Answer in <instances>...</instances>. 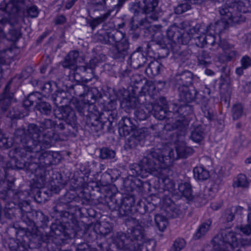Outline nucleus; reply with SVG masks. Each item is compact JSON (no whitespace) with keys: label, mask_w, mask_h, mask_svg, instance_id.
I'll list each match as a JSON object with an SVG mask.
<instances>
[{"label":"nucleus","mask_w":251,"mask_h":251,"mask_svg":"<svg viewBox=\"0 0 251 251\" xmlns=\"http://www.w3.org/2000/svg\"><path fill=\"white\" fill-rule=\"evenodd\" d=\"M95 39L103 44H108L114 46L119 43L124 38L123 33L118 30L108 32L104 30H100L95 35Z\"/></svg>","instance_id":"nucleus-8"},{"label":"nucleus","mask_w":251,"mask_h":251,"mask_svg":"<svg viewBox=\"0 0 251 251\" xmlns=\"http://www.w3.org/2000/svg\"><path fill=\"white\" fill-rule=\"evenodd\" d=\"M41 94L38 92H34L28 95L27 99L23 102V105L25 108H27L32 105L34 103H37L38 101L40 100Z\"/></svg>","instance_id":"nucleus-35"},{"label":"nucleus","mask_w":251,"mask_h":251,"mask_svg":"<svg viewBox=\"0 0 251 251\" xmlns=\"http://www.w3.org/2000/svg\"><path fill=\"white\" fill-rule=\"evenodd\" d=\"M25 167L32 173H37L38 170L42 169V166L39 164L37 158H34L32 160L25 162Z\"/></svg>","instance_id":"nucleus-37"},{"label":"nucleus","mask_w":251,"mask_h":251,"mask_svg":"<svg viewBox=\"0 0 251 251\" xmlns=\"http://www.w3.org/2000/svg\"><path fill=\"white\" fill-rule=\"evenodd\" d=\"M71 238L68 230L66 229L63 225L52 224L50 226L49 233L43 235L42 238L44 242L53 241L54 239H59L63 241Z\"/></svg>","instance_id":"nucleus-9"},{"label":"nucleus","mask_w":251,"mask_h":251,"mask_svg":"<svg viewBox=\"0 0 251 251\" xmlns=\"http://www.w3.org/2000/svg\"><path fill=\"white\" fill-rule=\"evenodd\" d=\"M202 110L204 116L209 120H211L213 118L214 113L212 109H209L206 106H204L202 108Z\"/></svg>","instance_id":"nucleus-61"},{"label":"nucleus","mask_w":251,"mask_h":251,"mask_svg":"<svg viewBox=\"0 0 251 251\" xmlns=\"http://www.w3.org/2000/svg\"><path fill=\"white\" fill-rule=\"evenodd\" d=\"M193 152V150L184 142L177 144L176 152L171 148L162 151L152 149L138 164L130 166V172L132 176L141 177H146L151 174L165 182L167 178L166 173L172 163V160L186 158Z\"/></svg>","instance_id":"nucleus-1"},{"label":"nucleus","mask_w":251,"mask_h":251,"mask_svg":"<svg viewBox=\"0 0 251 251\" xmlns=\"http://www.w3.org/2000/svg\"><path fill=\"white\" fill-rule=\"evenodd\" d=\"M126 106L130 108H137L141 104L139 101V100L135 97H129L128 99L126 100Z\"/></svg>","instance_id":"nucleus-49"},{"label":"nucleus","mask_w":251,"mask_h":251,"mask_svg":"<svg viewBox=\"0 0 251 251\" xmlns=\"http://www.w3.org/2000/svg\"><path fill=\"white\" fill-rule=\"evenodd\" d=\"M153 107L151 113L153 115L154 118L159 120H163L166 118V110L162 106L157 104L153 105Z\"/></svg>","instance_id":"nucleus-31"},{"label":"nucleus","mask_w":251,"mask_h":251,"mask_svg":"<svg viewBox=\"0 0 251 251\" xmlns=\"http://www.w3.org/2000/svg\"><path fill=\"white\" fill-rule=\"evenodd\" d=\"M205 35L206 45L209 47V49L213 51H217L221 47V41L223 40L219 39V42H216L215 36L213 34L211 31L207 32Z\"/></svg>","instance_id":"nucleus-24"},{"label":"nucleus","mask_w":251,"mask_h":251,"mask_svg":"<svg viewBox=\"0 0 251 251\" xmlns=\"http://www.w3.org/2000/svg\"><path fill=\"white\" fill-rule=\"evenodd\" d=\"M146 239V234L143 226L138 224L128 229L126 234L117 233L112 237V242L117 248L121 250H126V240H131L132 243L136 244L137 242H142Z\"/></svg>","instance_id":"nucleus-5"},{"label":"nucleus","mask_w":251,"mask_h":251,"mask_svg":"<svg viewBox=\"0 0 251 251\" xmlns=\"http://www.w3.org/2000/svg\"><path fill=\"white\" fill-rule=\"evenodd\" d=\"M192 73L187 71L176 75L175 79L177 85L179 86L178 87H188L192 84Z\"/></svg>","instance_id":"nucleus-20"},{"label":"nucleus","mask_w":251,"mask_h":251,"mask_svg":"<svg viewBox=\"0 0 251 251\" xmlns=\"http://www.w3.org/2000/svg\"><path fill=\"white\" fill-rule=\"evenodd\" d=\"M200 64L206 66L210 63V55L206 51L201 50L197 55Z\"/></svg>","instance_id":"nucleus-43"},{"label":"nucleus","mask_w":251,"mask_h":251,"mask_svg":"<svg viewBox=\"0 0 251 251\" xmlns=\"http://www.w3.org/2000/svg\"><path fill=\"white\" fill-rule=\"evenodd\" d=\"M53 153L51 151H45L39 156L37 160L42 168L47 167L53 163Z\"/></svg>","instance_id":"nucleus-26"},{"label":"nucleus","mask_w":251,"mask_h":251,"mask_svg":"<svg viewBox=\"0 0 251 251\" xmlns=\"http://www.w3.org/2000/svg\"><path fill=\"white\" fill-rule=\"evenodd\" d=\"M242 209V207L240 206L232 207L225 211L224 218L227 222H231L234 218L235 214L237 212H239V214H241Z\"/></svg>","instance_id":"nucleus-33"},{"label":"nucleus","mask_w":251,"mask_h":251,"mask_svg":"<svg viewBox=\"0 0 251 251\" xmlns=\"http://www.w3.org/2000/svg\"><path fill=\"white\" fill-rule=\"evenodd\" d=\"M113 10V9L109 10L103 15L92 20L90 22V25L92 28L94 29L97 25L107 20L111 15V13Z\"/></svg>","instance_id":"nucleus-34"},{"label":"nucleus","mask_w":251,"mask_h":251,"mask_svg":"<svg viewBox=\"0 0 251 251\" xmlns=\"http://www.w3.org/2000/svg\"><path fill=\"white\" fill-rule=\"evenodd\" d=\"M78 56L79 53L78 51H70L68 55L66 56L64 61L62 63V66L64 68L71 70L69 75L70 77L71 78L72 77L73 79L77 81H79L81 78L78 71H86V67H76V61Z\"/></svg>","instance_id":"nucleus-7"},{"label":"nucleus","mask_w":251,"mask_h":251,"mask_svg":"<svg viewBox=\"0 0 251 251\" xmlns=\"http://www.w3.org/2000/svg\"><path fill=\"white\" fill-rule=\"evenodd\" d=\"M141 222L145 226H149L151 225L152 220L149 215H145Z\"/></svg>","instance_id":"nucleus-63"},{"label":"nucleus","mask_w":251,"mask_h":251,"mask_svg":"<svg viewBox=\"0 0 251 251\" xmlns=\"http://www.w3.org/2000/svg\"><path fill=\"white\" fill-rule=\"evenodd\" d=\"M180 100L184 103L192 101L195 99L197 91L195 89H190L188 87H178Z\"/></svg>","instance_id":"nucleus-16"},{"label":"nucleus","mask_w":251,"mask_h":251,"mask_svg":"<svg viewBox=\"0 0 251 251\" xmlns=\"http://www.w3.org/2000/svg\"><path fill=\"white\" fill-rule=\"evenodd\" d=\"M204 27L205 25L201 24H197L195 25L192 26L190 25L187 22H182L181 24V28L185 29L188 32H190L192 37L195 33L198 32H203L205 31Z\"/></svg>","instance_id":"nucleus-25"},{"label":"nucleus","mask_w":251,"mask_h":251,"mask_svg":"<svg viewBox=\"0 0 251 251\" xmlns=\"http://www.w3.org/2000/svg\"><path fill=\"white\" fill-rule=\"evenodd\" d=\"M10 83L9 82L5 86L2 98L0 100V105L3 111L6 110L10 103L14 101L13 94L10 92Z\"/></svg>","instance_id":"nucleus-19"},{"label":"nucleus","mask_w":251,"mask_h":251,"mask_svg":"<svg viewBox=\"0 0 251 251\" xmlns=\"http://www.w3.org/2000/svg\"><path fill=\"white\" fill-rule=\"evenodd\" d=\"M249 224L245 226H241L240 227L237 226L236 228H239V230L244 234L246 235H250L251 234V223L248 221Z\"/></svg>","instance_id":"nucleus-55"},{"label":"nucleus","mask_w":251,"mask_h":251,"mask_svg":"<svg viewBox=\"0 0 251 251\" xmlns=\"http://www.w3.org/2000/svg\"><path fill=\"white\" fill-rule=\"evenodd\" d=\"M36 109L39 111L42 114L49 115L51 112V106L46 101H42L40 99V100L38 101L36 104Z\"/></svg>","instance_id":"nucleus-29"},{"label":"nucleus","mask_w":251,"mask_h":251,"mask_svg":"<svg viewBox=\"0 0 251 251\" xmlns=\"http://www.w3.org/2000/svg\"><path fill=\"white\" fill-rule=\"evenodd\" d=\"M116 156L114 150L107 147H103L100 150V157L102 159H111Z\"/></svg>","instance_id":"nucleus-40"},{"label":"nucleus","mask_w":251,"mask_h":251,"mask_svg":"<svg viewBox=\"0 0 251 251\" xmlns=\"http://www.w3.org/2000/svg\"><path fill=\"white\" fill-rule=\"evenodd\" d=\"M191 8V6L187 3L179 4L175 9V12L176 14H181Z\"/></svg>","instance_id":"nucleus-52"},{"label":"nucleus","mask_w":251,"mask_h":251,"mask_svg":"<svg viewBox=\"0 0 251 251\" xmlns=\"http://www.w3.org/2000/svg\"><path fill=\"white\" fill-rule=\"evenodd\" d=\"M132 134L140 142L145 138L147 135V131L144 128L135 129Z\"/></svg>","instance_id":"nucleus-51"},{"label":"nucleus","mask_w":251,"mask_h":251,"mask_svg":"<svg viewBox=\"0 0 251 251\" xmlns=\"http://www.w3.org/2000/svg\"><path fill=\"white\" fill-rule=\"evenodd\" d=\"M215 251H241L239 240L230 228L221 229L212 239Z\"/></svg>","instance_id":"nucleus-4"},{"label":"nucleus","mask_w":251,"mask_h":251,"mask_svg":"<svg viewBox=\"0 0 251 251\" xmlns=\"http://www.w3.org/2000/svg\"><path fill=\"white\" fill-rule=\"evenodd\" d=\"M193 108L192 106L187 103H184L183 105H181L177 108L176 111L182 115L183 116H186L193 112Z\"/></svg>","instance_id":"nucleus-47"},{"label":"nucleus","mask_w":251,"mask_h":251,"mask_svg":"<svg viewBox=\"0 0 251 251\" xmlns=\"http://www.w3.org/2000/svg\"><path fill=\"white\" fill-rule=\"evenodd\" d=\"M186 246V242L182 238L176 239L170 251H180Z\"/></svg>","instance_id":"nucleus-46"},{"label":"nucleus","mask_w":251,"mask_h":251,"mask_svg":"<svg viewBox=\"0 0 251 251\" xmlns=\"http://www.w3.org/2000/svg\"><path fill=\"white\" fill-rule=\"evenodd\" d=\"M196 199L198 202L200 203L201 204L203 205L207 202L208 199V197L206 194V192L204 191L203 192L201 193L198 195H197Z\"/></svg>","instance_id":"nucleus-54"},{"label":"nucleus","mask_w":251,"mask_h":251,"mask_svg":"<svg viewBox=\"0 0 251 251\" xmlns=\"http://www.w3.org/2000/svg\"><path fill=\"white\" fill-rule=\"evenodd\" d=\"M56 117L67 122H74L75 120V112L68 106H61L55 111Z\"/></svg>","instance_id":"nucleus-15"},{"label":"nucleus","mask_w":251,"mask_h":251,"mask_svg":"<svg viewBox=\"0 0 251 251\" xmlns=\"http://www.w3.org/2000/svg\"><path fill=\"white\" fill-rule=\"evenodd\" d=\"M195 44L199 47H203L206 45L205 35L203 34L197 37L195 39Z\"/></svg>","instance_id":"nucleus-57"},{"label":"nucleus","mask_w":251,"mask_h":251,"mask_svg":"<svg viewBox=\"0 0 251 251\" xmlns=\"http://www.w3.org/2000/svg\"><path fill=\"white\" fill-rule=\"evenodd\" d=\"M219 13L223 21H217L214 25L210 24L206 26V32L214 31V33H220L225 28V23L231 25L243 21L241 13L246 12L244 2L239 0L236 4L233 0H226L225 3L219 8Z\"/></svg>","instance_id":"nucleus-3"},{"label":"nucleus","mask_w":251,"mask_h":251,"mask_svg":"<svg viewBox=\"0 0 251 251\" xmlns=\"http://www.w3.org/2000/svg\"><path fill=\"white\" fill-rule=\"evenodd\" d=\"M8 22V14L6 11L0 9V24L4 25Z\"/></svg>","instance_id":"nucleus-60"},{"label":"nucleus","mask_w":251,"mask_h":251,"mask_svg":"<svg viewBox=\"0 0 251 251\" xmlns=\"http://www.w3.org/2000/svg\"><path fill=\"white\" fill-rule=\"evenodd\" d=\"M9 34L11 36V40L14 41L17 40L21 36V31L19 29H11L9 32Z\"/></svg>","instance_id":"nucleus-59"},{"label":"nucleus","mask_w":251,"mask_h":251,"mask_svg":"<svg viewBox=\"0 0 251 251\" xmlns=\"http://www.w3.org/2000/svg\"><path fill=\"white\" fill-rule=\"evenodd\" d=\"M154 221L156 226L160 231H164L168 225L167 219L160 214L155 215Z\"/></svg>","instance_id":"nucleus-41"},{"label":"nucleus","mask_w":251,"mask_h":251,"mask_svg":"<svg viewBox=\"0 0 251 251\" xmlns=\"http://www.w3.org/2000/svg\"><path fill=\"white\" fill-rule=\"evenodd\" d=\"M106 0H90L89 12H95L104 9Z\"/></svg>","instance_id":"nucleus-30"},{"label":"nucleus","mask_w":251,"mask_h":251,"mask_svg":"<svg viewBox=\"0 0 251 251\" xmlns=\"http://www.w3.org/2000/svg\"><path fill=\"white\" fill-rule=\"evenodd\" d=\"M144 5L142 7V10L146 14H150L153 12L158 3V0H144Z\"/></svg>","instance_id":"nucleus-32"},{"label":"nucleus","mask_w":251,"mask_h":251,"mask_svg":"<svg viewBox=\"0 0 251 251\" xmlns=\"http://www.w3.org/2000/svg\"><path fill=\"white\" fill-rule=\"evenodd\" d=\"M164 69L163 65L157 60L150 62L146 69V73L149 76H154L159 75Z\"/></svg>","instance_id":"nucleus-22"},{"label":"nucleus","mask_w":251,"mask_h":251,"mask_svg":"<svg viewBox=\"0 0 251 251\" xmlns=\"http://www.w3.org/2000/svg\"><path fill=\"white\" fill-rule=\"evenodd\" d=\"M192 38L190 32H188L185 29L181 28L179 31V36H177V43L182 44H187Z\"/></svg>","instance_id":"nucleus-39"},{"label":"nucleus","mask_w":251,"mask_h":251,"mask_svg":"<svg viewBox=\"0 0 251 251\" xmlns=\"http://www.w3.org/2000/svg\"><path fill=\"white\" fill-rule=\"evenodd\" d=\"M178 190L187 198H190L192 196L191 186L189 183H181L178 186Z\"/></svg>","instance_id":"nucleus-44"},{"label":"nucleus","mask_w":251,"mask_h":251,"mask_svg":"<svg viewBox=\"0 0 251 251\" xmlns=\"http://www.w3.org/2000/svg\"><path fill=\"white\" fill-rule=\"evenodd\" d=\"M24 0H11L7 6L11 9V12L15 14L18 12L24 5Z\"/></svg>","instance_id":"nucleus-42"},{"label":"nucleus","mask_w":251,"mask_h":251,"mask_svg":"<svg viewBox=\"0 0 251 251\" xmlns=\"http://www.w3.org/2000/svg\"><path fill=\"white\" fill-rule=\"evenodd\" d=\"M233 48L232 45H229L225 40L221 41V47L223 54L218 56L219 60L220 62H226L231 61L237 54L235 50H230Z\"/></svg>","instance_id":"nucleus-12"},{"label":"nucleus","mask_w":251,"mask_h":251,"mask_svg":"<svg viewBox=\"0 0 251 251\" xmlns=\"http://www.w3.org/2000/svg\"><path fill=\"white\" fill-rule=\"evenodd\" d=\"M249 183L245 175L239 174L234 179L232 185L234 187L248 188Z\"/></svg>","instance_id":"nucleus-36"},{"label":"nucleus","mask_w":251,"mask_h":251,"mask_svg":"<svg viewBox=\"0 0 251 251\" xmlns=\"http://www.w3.org/2000/svg\"><path fill=\"white\" fill-rule=\"evenodd\" d=\"M134 203V198L129 196L125 198L122 201L119 202L116 199L112 198L111 202L109 203V206L112 210H117L122 216H129L133 213Z\"/></svg>","instance_id":"nucleus-6"},{"label":"nucleus","mask_w":251,"mask_h":251,"mask_svg":"<svg viewBox=\"0 0 251 251\" xmlns=\"http://www.w3.org/2000/svg\"><path fill=\"white\" fill-rule=\"evenodd\" d=\"M157 19L158 17L153 13L142 18H139L138 16L135 15L132 17L130 22L131 27L134 30H136L138 28L148 29L151 27L150 24L153 21L157 20Z\"/></svg>","instance_id":"nucleus-10"},{"label":"nucleus","mask_w":251,"mask_h":251,"mask_svg":"<svg viewBox=\"0 0 251 251\" xmlns=\"http://www.w3.org/2000/svg\"><path fill=\"white\" fill-rule=\"evenodd\" d=\"M86 124L93 127V129L98 132L103 129L104 124L100 121V117L93 113L90 114L86 118Z\"/></svg>","instance_id":"nucleus-23"},{"label":"nucleus","mask_w":251,"mask_h":251,"mask_svg":"<svg viewBox=\"0 0 251 251\" xmlns=\"http://www.w3.org/2000/svg\"><path fill=\"white\" fill-rule=\"evenodd\" d=\"M66 21V18L63 15H60L57 17L55 19V24L57 25H61Z\"/></svg>","instance_id":"nucleus-64"},{"label":"nucleus","mask_w":251,"mask_h":251,"mask_svg":"<svg viewBox=\"0 0 251 251\" xmlns=\"http://www.w3.org/2000/svg\"><path fill=\"white\" fill-rule=\"evenodd\" d=\"M55 126L53 121L46 119L40 123V128L35 124H30L26 131L24 129H17L15 141L19 146L15 149L16 153L25 157L26 153H37L50 148L59 139V135L54 132Z\"/></svg>","instance_id":"nucleus-2"},{"label":"nucleus","mask_w":251,"mask_h":251,"mask_svg":"<svg viewBox=\"0 0 251 251\" xmlns=\"http://www.w3.org/2000/svg\"><path fill=\"white\" fill-rule=\"evenodd\" d=\"M194 177L200 180H204L209 177V172L202 166H197L194 168Z\"/></svg>","instance_id":"nucleus-28"},{"label":"nucleus","mask_w":251,"mask_h":251,"mask_svg":"<svg viewBox=\"0 0 251 251\" xmlns=\"http://www.w3.org/2000/svg\"><path fill=\"white\" fill-rule=\"evenodd\" d=\"M204 133L201 126H199L192 131L190 138L194 141L199 143L204 137Z\"/></svg>","instance_id":"nucleus-38"},{"label":"nucleus","mask_w":251,"mask_h":251,"mask_svg":"<svg viewBox=\"0 0 251 251\" xmlns=\"http://www.w3.org/2000/svg\"><path fill=\"white\" fill-rule=\"evenodd\" d=\"M243 113V107L240 104H236L232 108V116L234 119L240 118Z\"/></svg>","instance_id":"nucleus-48"},{"label":"nucleus","mask_w":251,"mask_h":251,"mask_svg":"<svg viewBox=\"0 0 251 251\" xmlns=\"http://www.w3.org/2000/svg\"><path fill=\"white\" fill-rule=\"evenodd\" d=\"M212 221L211 219H208L202 223L199 226L194 237L196 239H198L204 236L210 229Z\"/></svg>","instance_id":"nucleus-27"},{"label":"nucleus","mask_w":251,"mask_h":251,"mask_svg":"<svg viewBox=\"0 0 251 251\" xmlns=\"http://www.w3.org/2000/svg\"><path fill=\"white\" fill-rule=\"evenodd\" d=\"M87 87L83 85H78L75 87V93L76 95L80 97H83L88 102H91L92 100H95L97 96L95 95V93L97 91L95 88L92 89L91 90H87L86 93H81L80 91L82 90H85Z\"/></svg>","instance_id":"nucleus-17"},{"label":"nucleus","mask_w":251,"mask_h":251,"mask_svg":"<svg viewBox=\"0 0 251 251\" xmlns=\"http://www.w3.org/2000/svg\"><path fill=\"white\" fill-rule=\"evenodd\" d=\"M139 141L132 134L126 140V145L130 149L136 147Z\"/></svg>","instance_id":"nucleus-53"},{"label":"nucleus","mask_w":251,"mask_h":251,"mask_svg":"<svg viewBox=\"0 0 251 251\" xmlns=\"http://www.w3.org/2000/svg\"><path fill=\"white\" fill-rule=\"evenodd\" d=\"M111 53L115 58H124L127 53L128 43L126 39H123L120 42L113 46Z\"/></svg>","instance_id":"nucleus-13"},{"label":"nucleus","mask_w":251,"mask_h":251,"mask_svg":"<svg viewBox=\"0 0 251 251\" xmlns=\"http://www.w3.org/2000/svg\"><path fill=\"white\" fill-rule=\"evenodd\" d=\"M39 12L37 7L35 6L27 7L24 14L25 16L33 18L36 17L38 15Z\"/></svg>","instance_id":"nucleus-50"},{"label":"nucleus","mask_w":251,"mask_h":251,"mask_svg":"<svg viewBox=\"0 0 251 251\" xmlns=\"http://www.w3.org/2000/svg\"><path fill=\"white\" fill-rule=\"evenodd\" d=\"M120 127L119 132L121 136H126L129 135L131 132H133L136 126L132 123L130 118L123 117L119 122Z\"/></svg>","instance_id":"nucleus-14"},{"label":"nucleus","mask_w":251,"mask_h":251,"mask_svg":"<svg viewBox=\"0 0 251 251\" xmlns=\"http://www.w3.org/2000/svg\"><path fill=\"white\" fill-rule=\"evenodd\" d=\"M126 250L129 251H154L155 247V242L152 240L146 239L142 242H137L136 244H129L132 243L131 240L126 241Z\"/></svg>","instance_id":"nucleus-11"},{"label":"nucleus","mask_w":251,"mask_h":251,"mask_svg":"<svg viewBox=\"0 0 251 251\" xmlns=\"http://www.w3.org/2000/svg\"><path fill=\"white\" fill-rule=\"evenodd\" d=\"M131 65L134 69H139L146 62L147 58L140 51L134 52L130 56Z\"/></svg>","instance_id":"nucleus-21"},{"label":"nucleus","mask_w":251,"mask_h":251,"mask_svg":"<svg viewBox=\"0 0 251 251\" xmlns=\"http://www.w3.org/2000/svg\"><path fill=\"white\" fill-rule=\"evenodd\" d=\"M37 222H40L43 225L46 224L48 221V217L46 216L42 212H38L36 214Z\"/></svg>","instance_id":"nucleus-62"},{"label":"nucleus","mask_w":251,"mask_h":251,"mask_svg":"<svg viewBox=\"0 0 251 251\" xmlns=\"http://www.w3.org/2000/svg\"><path fill=\"white\" fill-rule=\"evenodd\" d=\"M179 31L177 26L174 25L170 27L167 31L168 38L175 43H177V36H179Z\"/></svg>","instance_id":"nucleus-45"},{"label":"nucleus","mask_w":251,"mask_h":251,"mask_svg":"<svg viewBox=\"0 0 251 251\" xmlns=\"http://www.w3.org/2000/svg\"><path fill=\"white\" fill-rule=\"evenodd\" d=\"M112 9L118 12L120 8L123 5L125 0H111Z\"/></svg>","instance_id":"nucleus-58"},{"label":"nucleus","mask_w":251,"mask_h":251,"mask_svg":"<svg viewBox=\"0 0 251 251\" xmlns=\"http://www.w3.org/2000/svg\"><path fill=\"white\" fill-rule=\"evenodd\" d=\"M153 108V105L151 104H141L134 112L136 119L139 121L147 119Z\"/></svg>","instance_id":"nucleus-18"},{"label":"nucleus","mask_w":251,"mask_h":251,"mask_svg":"<svg viewBox=\"0 0 251 251\" xmlns=\"http://www.w3.org/2000/svg\"><path fill=\"white\" fill-rule=\"evenodd\" d=\"M241 63L242 68L246 69L251 66V58L248 56H244L241 60Z\"/></svg>","instance_id":"nucleus-56"}]
</instances>
